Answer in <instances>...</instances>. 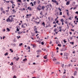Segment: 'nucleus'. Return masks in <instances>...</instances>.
Segmentation results:
<instances>
[{
    "label": "nucleus",
    "instance_id": "nucleus-10",
    "mask_svg": "<svg viewBox=\"0 0 78 78\" xmlns=\"http://www.w3.org/2000/svg\"><path fill=\"white\" fill-rule=\"evenodd\" d=\"M16 31H19V28H18V27H16Z\"/></svg>",
    "mask_w": 78,
    "mask_h": 78
},
{
    "label": "nucleus",
    "instance_id": "nucleus-15",
    "mask_svg": "<svg viewBox=\"0 0 78 78\" xmlns=\"http://www.w3.org/2000/svg\"><path fill=\"white\" fill-rule=\"evenodd\" d=\"M6 30L8 31V32H9V31H10V29H9V28H7Z\"/></svg>",
    "mask_w": 78,
    "mask_h": 78
},
{
    "label": "nucleus",
    "instance_id": "nucleus-26",
    "mask_svg": "<svg viewBox=\"0 0 78 78\" xmlns=\"http://www.w3.org/2000/svg\"><path fill=\"white\" fill-rule=\"evenodd\" d=\"M10 2H11V3H12V5H13V4H14V2H13V1H10Z\"/></svg>",
    "mask_w": 78,
    "mask_h": 78
},
{
    "label": "nucleus",
    "instance_id": "nucleus-21",
    "mask_svg": "<svg viewBox=\"0 0 78 78\" xmlns=\"http://www.w3.org/2000/svg\"><path fill=\"white\" fill-rule=\"evenodd\" d=\"M37 2L38 4H39V3H41V1L39 0H38L37 1Z\"/></svg>",
    "mask_w": 78,
    "mask_h": 78
},
{
    "label": "nucleus",
    "instance_id": "nucleus-64",
    "mask_svg": "<svg viewBox=\"0 0 78 78\" xmlns=\"http://www.w3.org/2000/svg\"><path fill=\"white\" fill-rule=\"evenodd\" d=\"M76 70H78V68H76Z\"/></svg>",
    "mask_w": 78,
    "mask_h": 78
},
{
    "label": "nucleus",
    "instance_id": "nucleus-35",
    "mask_svg": "<svg viewBox=\"0 0 78 78\" xmlns=\"http://www.w3.org/2000/svg\"><path fill=\"white\" fill-rule=\"evenodd\" d=\"M14 59H16V61H18V59H17V58H16V57H14Z\"/></svg>",
    "mask_w": 78,
    "mask_h": 78
},
{
    "label": "nucleus",
    "instance_id": "nucleus-42",
    "mask_svg": "<svg viewBox=\"0 0 78 78\" xmlns=\"http://www.w3.org/2000/svg\"><path fill=\"white\" fill-rule=\"evenodd\" d=\"M35 33L36 34L38 33V31H37V30L35 31Z\"/></svg>",
    "mask_w": 78,
    "mask_h": 78
},
{
    "label": "nucleus",
    "instance_id": "nucleus-20",
    "mask_svg": "<svg viewBox=\"0 0 78 78\" xmlns=\"http://www.w3.org/2000/svg\"><path fill=\"white\" fill-rule=\"evenodd\" d=\"M56 31H57V29L55 28L54 30V31L55 32H56Z\"/></svg>",
    "mask_w": 78,
    "mask_h": 78
},
{
    "label": "nucleus",
    "instance_id": "nucleus-13",
    "mask_svg": "<svg viewBox=\"0 0 78 78\" xmlns=\"http://www.w3.org/2000/svg\"><path fill=\"white\" fill-rule=\"evenodd\" d=\"M52 2H53L54 3H56V2H57V1H56L55 0H52Z\"/></svg>",
    "mask_w": 78,
    "mask_h": 78
},
{
    "label": "nucleus",
    "instance_id": "nucleus-14",
    "mask_svg": "<svg viewBox=\"0 0 78 78\" xmlns=\"http://www.w3.org/2000/svg\"><path fill=\"white\" fill-rule=\"evenodd\" d=\"M24 25H23V24L21 25V27L22 28H25V27L24 26Z\"/></svg>",
    "mask_w": 78,
    "mask_h": 78
},
{
    "label": "nucleus",
    "instance_id": "nucleus-1",
    "mask_svg": "<svg viewBox=\"0 0 78 78\" xmlns=\"http://www.w3.org/2000/svg\"><path fill=\"white\" fill-rule=\"evenodd\" d=\"M12 17V15L9 16L8 19L6 20V22H12L13 21L14 18L13 17Z\"/></svg>",
    "mask_w": 78,
    "mask_h": 78
},
{
    "label": "nucleus",
    "instance_id": "nucleus-25",
    "mask_svg": "<svg viewBox=\"0 0 78 78\" xmlns=\"http://www.w3.org/2000/svg\"><path fill=\"white\" fill-rule=\"evenodd\" d=\"M59 62H57L56 63V64H59Z\"/></svg>",
    "mask_w": 78,
    "mask_h": 78
},
{
    "label": "nucleus",
    "instance_id": "nucleus-59",
    "mask_svg": "<svg viewBox=\"0 0 78 78\" xmlns=\"http://www.w3.org/2000/svg\"><path fill=\"white\" fill-rule=\"evenodd\" d=\"M39 56H40L39 55H37V57L39 58Z\"/></svg>",
    "mask_w": 78,
    "mask_h": 78
},
{
    "label": "nucleus",
    "instance_id": "nucleus-31",
    "mask_svg": "<svg viewBox=\"0 0 78 78\" xmlns=\"http://www.w3.org/2000/svg\"><path fill=\"white\" fill-rule=\"evenodd\" d=\"M1 11H3V7H2L1 9Z\"/></svg>",
    "mask_w": 78,
    "mask_h": 78
},
{
    "label": "nucleus",
    "instance_id": "nucleus-46",
    "mask_svg": "<svg viewBox=\"0 0 78 78\" xmlns=\"http://www.w3.org/2000/svg\"><path fill=\"white\" fill-rule=\"evenodd\" d=\"M44 59H47V58L46 57L44 56Z\"/></svg>",
    "mask_w": 78,
    "mask_h": 78
},
{
    "label": "nucleus",
    "instance_id": "nucleus-40",
    "mask_svg": "<svg viewBox=\"0 0 78 78\" xmlns=\"http://www.w3.org/2000/svg\"><path fill=\"white\" fill-rule=\"evenodd\" d=\"M6 12H9V10H5Z\"/></svg>",
    "mask_w": 78,
    "mask_h": 78
},
{
    "label": "nucleus",
    "instance_id": "nucleus-63",
    "mask_svg": "<svg viewBox=\"0 0 78 78\" xmlns=\"http://www.w3.org/2000/svg\"><path fill=\"white\" fill-rule=\"evenodd\" d=\"M75 12H76V14H77L78 13V11H76Z\"/></svg>",
    "mask_w": 78,
    "mask_h": 78
},
{
    "label": "nucleus",
    "instance_id": "nucleus-36",
    "mask_svg": "<svg viewBox=\"0 0 78 78\" xmlns=\"http://www.w3.org/2000/svg\"><path fill=\"white\" fill-rule=\"evenodd\" d=\"M2 12L4 14H5V11H2Z\"/></svg>",
    "mask_w": 78,
    "mask_h": 78
},
{
    "label": "nucleus",
    "instance_id": "nucleus-32",
    "mask_svg": "<svg viewBox=\"0 0 78 78\" xmlns=\"http://www.w3.org/2000/svg\"><path fill=\"white\" fill-rule=\"evenodd\" d=\"M41 44L42 45H44V43L43 41H42L41 42Z\"/></svg>",
    "mask_w": 78,
    "mask_h": 78
},
{
    "label": "nucleus",
    "instance_id": "nucleus-55",
    "mask_svg": "<svg viewBox=\"0 0 78 78\" xmlns=\"http://www.w3.org/2000/svg\"><path fill=\"white\" fill-rule=\"evenodd\" d=\"M56 49L57 50H59V48L58 47H57L56 48Z\"/></svg>",
    "mask_w": 78,
    "mask_h": 78
},
{
    "label": "nucleus",
    "instance_id": "nucleus-58",
    "mask_svg": "<svg viewBox=\"0 0 78 78\" xmlns=\"http://www.w3.org/2000/svg\"><path fill=\"white\" fill-rule=\"evenodd\" d=\"M63 55V54L62 53H60V55H61V56H62Z\"/></svg>",
    "mask_w": 78,
    "mask_h": 78
},
{
    "label": "nucleus",
    "instance_id": "nucleus-18",
    "mask_svg": "<svg viewBox=\"0 0 78 78\" xmlns=\"http://www.w3.org/2000/svg\"><path fill=\"white\" fill-rule=\"evenodd\" d=\"M49 6H50V5H47L46 6V8H49Z\"/></svg>",
    "mask_w": 78,
    "mask_h": 78
},
{
    "label": "nucleus",
    "instance_id": "nucleus-30",
    "mask_svg": "<svg viewBox=\"0 0 78 78\" xmlns=\"http://www.w3.org/2000/svg\"><path fill=\"white\" fill-rule=\"evenodd\" d=\"M33 48H35V47H36V46H35V45H34V44L33 45Z\"/></svg>",
    "mask_w": 78,
    "mask_h": 78
},
{
    "label": "nucleus",
    "instance_id": "nucleus-4",
    "mask_svg": "<svg viewBox=\"0 0 78 78\" xmlns=\"http://www.w3.org/2000/svg\"><path fill=\"white\" fill-rule=\"evenodd\" d=\"M74 76H76L77 75V71H76L74 72Z\"/></svg>",
    "mask_w": 78,
    "mask_h": 78
},
{
    "label": "nucleus",
    "instance_id": "nucleus-33",
    "mask_svg": "<svg viewBox=\"0 0 78 78\" xmlns=\"http://www.w3.org/2000/svg\"><path fill=\"white\" fill-rule=\"evenodd\" d=\"M64 64H62V65H61V67H62V68H63V67H64Z\"/></svg>",
    "mask_w": 78,
    "mask_h": 78
},
{
    "label": "nucleus",
    "instance_id": "nucleus-24",
    "mask_svg": "<svg viewBox=\"0 0 78 78\" xmlns=\"http://www.w3.org/2000/svg\"><path fill=\"white\" fill-rule=\"evenodd\" d=\"M10 51H11L12 52H12H13V50H12V49H9Z\"/></svg>",
    "mask_w": 78,
    "mask_h": 78
},
{
    "label": "nucleus",
    "instance_id": "nucleus-56",
    "mask_svg": "<svg viewBox=\"0 0 78 78\" xmlns=\"http://www.w3.org/2000/svg\"><path fill=\"white\" fill-rule=\"evenodd\" d=\"M55 3L57 5H58V2H55Z\"/></svg>",
    "mask_w": 78,
    "mask_h": 78
},
{
    "label": "nucleus",
    "instance_id": "nucleus-53",
    "mask_svg": "<svg viewBox=\"0 0 78 78\" xmlns=\"http://www.w3.org/2000/svg\"><path fill=\"white\" fill-rule=\"evenodd\" d=\"M58 22H59V21H58V20H57V21H56V23H58Z\"/></svg>",
    "mask_w": 78,
    "mask_h": 78
},
{
    "label": "nucleus",
    "instance_id": "nucleus-52",
    "mask_svg": "<svg viewBox=\"0 0 78 78\" xmlns=\"http://www.w3.org/2000/svg\"><path fill=\"white\" fill-rule=\"evenodd\" d=\"M18 34H21V32L20 31L18 33Z\"/></svg>",
    "mask_w": 78,
    "mask_h": 78
},
{
    "label": "nucleus",
    "instance_id": "nucleus-6",
    "mask_svg": "<svg viewBox=\"0 0 78 78\" xmlns=\"http://www.w3.org/2000/svg\"><path fill=\"white\" fill-rule=\"evenodd\" d=\"M42 25H43L44 27H45V24L44 23V22H43L41 24Z\"/></svg>",
    "mask_w": 78,
    "mask_h": 78
},
{
    "label": "nucleus",
    "instance_id": "nucleus-17",
    "mask_svg": "<svg viewBox=\"0 0 78 78\" xmlns=\"http://www.w3.org/2000/svg\"><path fill=\"white\" fill-rule=\"evenodd\" d=\"M30 5H32L31 6H34V4H33V2H31L30 3Z\"/></svg>",
    "mask_w": 78,
    "mask_h": 78
},
{
    "label": "nucleus",
    "instance_id": "nucleus-50",
    "mask_svg": "<svg viewBox=\"0 0 78 78\" xmlns=\"http://www.w3.org/2000/svg\"><path fill=\"white\" fill-rule=\"evenodd\" d=\"M18 5H19V6H20V3H18Z\"/></svg>",
    "mask_w": 78,
    "mask_h": 78
},
{
    "label": "nucleus",
    "instance_id": "nucleus-47",
    "mask_svg": "<svg viewBox=\"0 0 78 78\" xmlns=\"http://www.w3.org/2000/svg\"><path fill=\"white\" fill-rule=\"evenodd\" d=\"M58 46H60V47H61V44H58Z\"/></svg>",
    "mask_w": 78,
    "mask_h": 78
},
{
    "label": "nucleus",
    "instance_id": "nucleus-2",
    "mask_svg": "<svg viewBox=\"0 0 78 78\" xmlns=\"http://www.w3.org/2000/svg\"><path fill=\"white\" fill-rule=\"evenodd\" d=\"M66 52L64 53V56H65V57H64V58H65V59H67L68 58V57H67V55H66Z\"/></svg>",
    "mask_w": 78,
    "mask_h": 78
},
{
    "label": "nucleus",
    "instance_id": "nucleus-3",
    "mask_svg": "<svg viewBox=\"0 0 78 78\" xmlns=\"http://www.w3.org/2000/svg\"><path fill=\"white\" fill-rule=\"evenodd\" d=\"M66 50H67V49L66 48H62L61 49V51H66Z\"/></svg>",
    "mask_w": 78,
    "mask_h": 78
},
{
    "label": "nucleus",
    "instance_id": "nucleus-34",
    "mask_svg": "<svg viewBox=\"0 0 78 78\" xmlns=\"http://www.w3.org/2000/svg\"><path fill=\"white\" fill-rule=\"evenodd\" d=\"M10 65L11 66H12V65H13V63L12 62L11 63V64H10Z\"/></svg>",
    "mask_w": 78,
    "mask_h": 78
},
{
    "label": "nucleus",
    "instance_id": "nucleus-62",
    "mask_svg": "<svg viewBox=\"0 0 78 78\" xmlns=\"http://www.w3.org/2000/svg\"><path fill=\"white\" fill-rule=\"evenodd\" d=\"M56 27V25H54V27L55 28V27Z\"/></svg>",
    "mask_w": 78,
    "mask_h": 78
},
{
    "label": "nucleus",
    "instance_id": "nucleus-7",
    "mask_svg": "<svg viewBox=\"0 0 78 78\" xmlns=\"http://www.w3.org/2000/svg\"><path fill=\"white\" fill-rule=\"evenodd\" d=\"M37 29L36 27H34V31H37Z\"/></svg>",
    "mask_w": 78,
    "mask_h": 78
},
{
    "label": "nucleus",
    "instance_id": "nucleus-16",
    "mask_svg": "<svg viewBox=\"0 0 78 78\" xmlns=\"http://www.w3.org/2000/svg\"><path fill=\"white\" fill-rule=\"evenodd\" d=\"M37 9H38V10L39 11H41V9H40V8H39V7H38L37 8Z\"/></svg>",
    "mask_w": 78,
    "mask_h": 78
},
{
    "label": "nucleus",
    "instance_id": "nucleus-9",
    "mask_svg": "<svg viewBox=\"0 0 78 78\" xmlns=\"http://www.w3.org/2000/svg\"><path fill=\"white\" fill-rule=\"evenodd\" d=\"M70 4V2H67L66 3V5H69Z\"/></svg>",
    "mask_w": 78,
    "mask_h": 78
},
{
    "label": "nucleus",
    "instance_id": "nucleus-27",
    "mask_svg": "<svg viewBox=\"0 0 78 78\" xmlns=\"http://www.w3.org/2000/svg\"><path fill=\"white\" fill-rule=\"evenodd\" d=\"M63 42H64L65 43H66V42H67V41H66V40H65V39H64V40H63Z\"/></svg>",
    "mask_w": 78,
    "mask_h": 78
},
{
    "label": "nucleus",
    "instance_id": "nucleus-22",
    "mask_svg": "<svg viewBox=\"0 0 78 78\" xmlns=\"http://www.w3.org/2000/svg\"><path fill=\"white\" fill-rule=\"evenodd\" d=\"M22 0H18L17 2H22V1H21Z\"/></svg>",
    "mask_w": 78,
    "mask_h": 78
},
{
    "label": "nucleus",
    "instance_id": "nucleus-48",
    "mask_svg": "<svg viewBox=\"0 0 78 78\" xmlns=\"http://www.w3.org/2000/svg\"><path fill=\"white\" fill-rule=\"evenodd\" d=\"M13 78H16V76H14Z\"/></svg>",
    "mask_w": 78,
    "mask_h": 78
},
{
    "label": "nucleus",
    "instance_id": "nucleus-57",
    "mask_svg": "<svg viewBox=\"0 0 78 78\" xmlns=\"http://www.w3.org/2000/svg\"><path fill=\"white\" fill-rule=\"evenodd\" d=\"M17 41L16 40H14V42H16Z\"/></svg>",
    "mask_w": 78,
    "mask_h": 78
},
{
    "label": "nucleus",
    "instance_id": "nucleus-8",
    "mask_svg": "<svg viewBox=\"0 0 78 78\" xmlns=\"http://www.w3.org/2000/svg\"><path fill=\"white\" fill-rule=\"evenodd\" d=\"M23 61H24V62L26 61H27V58H24V59L23 60Z\"/></svg>",
    "mask_w": 78,
    "mask_h": 78
},
{
    "label": "nucleus",
    "instance_id": "nucleus-11",
    "mask_svg": "<svg viewBox=\"0 0 78 78\" xmlns=\"http://www.w3.org/2000/svg\"><path fill=\"white\" fill-rule=\"evenodd\" d=\"M41 9H42L43 10H44V9H45V6H42Z\"/></svg>",
    "mask_w": 78,
    "mask_h": 78
},
{
    "label": "nucleus",
    "instance_id": "nucleus-37",
    "mask_svg": "<svg viewBox=\"0 0 78 78\" xmlns=\"http://www.w3.org/2000/svg\"><path fill=\"white\" fill-rule=\"evenodd\" d=\"M23 44L22 43H21L19 44V45L20 46H21V45H22Z\"/></svg>",
    "mask_w": 78,
    "mask_h": 78
},
{
    "label": "nucleus",
    "instance_id": "nucleus-23",
    "mask_svg": "<svg viewBox=\"0 0 78 78\" xmlns=\"http://www.w3.org/2000/svg\"><path fill=\"white\" fill-rule=\"evenodd\" d=\"M40 14L41 15V16H42V15H43V14L42 13V11H41V12Z\"/></svg>",
    "mask_w": 78,
    "mask_h": 78
},
{
    "label": "nucleus",
    "instance_id": "nucleus-12",
    "mask_svg": "<svg viewBox=\"0 0 78 78\" xmlns=\"http://www.w3.org/2000/svg\"><path fill=\"white\" fill-rule=\"evenodd\" d=\"M60 21L62 23L64 22V20L62 19H61Z\"/></svg>",
    "mask_w": 78,
    "mask_h": 78
},
{
    "label": "nucleus",
    "instance_id": "nucleus-49",
    "mask_svg": "<svg viewBox=\"0 0 78 78\" xmlns=\"http://www.w3.org/2000/svg\"><path fill=\"white\" fill-rule=\"evenodd\" d=\"M59 15H62V12H60Z\"/></svg>",
    "mask_w": 78,
    "mask_h": 78
},
{
    "label": "nucleus",
    "instance_id": "nucleus-38",
    "mask_svg": "<svg viewBox=\"0 0 78 78\" xmlns=\"http://www.w3.org/2000/svg\"><path fill=\"white\" fill-rule=\"evenodd\" d=\"M27 48H28V49H29V50H30V46L28 47Z\"/></svg>",
    "mask_w": 78,
    "mask_h": 78
},
{
    "label": "nucleus",
    "instance_id": "nucleus-19",
    "mask_svg": "<svg viewBox=\"0 0 78 78\" xmlns=\"http://www.w3.org/2000/svg\"><path fill=\"white\" fill-rule=\"evenodd\" d=\"M34 5H36V1L34 2Z\"/></svg>",
    "mask_w": 78,
    "mask_h": 78
},
{
    "label": "nucleus",
    "instance_id": "nucleus-29",
    "mask_svg": "<svg viewBox=\"0 0 78 78\" xmlns=\"http://www.w3.org/2000/svg\"><path fill=\"white\" fill-rule=\"evenodd\" d=\"M8 53L6 52L5 54H4V55H5V56H6V55H8Z\"/></svg>",
    "mask_w": 78,
    "mask_h": 78
},
{
    "label": "nucleus",
    "instance_id": "nucleus-41",
    "mask_svg": "<svg viewBox=\"0 0 78 78\" xmlns=\"http://www.w3.org/2000/svg\"><path fill=\"white\" fill-rule=\"evenodd\" d=\"M12 45H13L14 47H15L16 45V44H13Z\"/></svg>",
    "mask_w": 78,
    "mask_h": 78
},
{
    "label": "nucleus",
    "instance_id": "nucleus-5",
    "mask_svg": "<svg viewBox=\"0 0 78 78\" xmlns=\"http://www.w3.org/2000/svg\"><path fill=\"white\" fill-rule=\"evenodd\" d=\"M27 9H28V10H29V11H32L31 8L30 7H28L27 8Z\"/></svg>",
    "mask_w": 78,
    "mask_h": 78
},
{
    "label": "nucleus",
    "instance_id": "nucleus-60",
    "mask_svg": "<svg viewBox=\"0 0 78 78\" xmlns=\"http://www.w3.org/2000/svg\"><path fill=\"white\" fill-rule=\"evenodd\" d=\"M56 58H54L53 59V61H56Z\"/></svg>",
    "mask_w": 78,
    "mask_h": 78
},
{
    "label": "nucleus",
    "instance_id": "nucleus-51",
    "mask_svg": "<svg viewBox=\"0 0 78 78\" xmlns=\"http://www.w3.org/2000/svg\"><path fill=\"white\" fill-rule=\"evenodd\" d=\"M67 15H68V16H69V12H67Z\"/></svg>",
    "mask_w": 78,
    "mask_h": 78
},
{
    "label": "nucleus",
    "instance_id": "nucleus-61",
    "mask_svg": "<svg viewBox=\"0 0 78 78\" xmlns=\"http://www.w3.org/2000/svg\"><path fill=\"white\" fill-rule=\"evenodd\" d=\"M59 29H60V30H61V28H62V27H59Z\"/></svg>",
    "mask_w": 78,
    "mask_h": 78
},
{
    "label": "nucleus",
    "instance_id": "nucleus-43",
    "mask_svg": "<svg viewBox=\"0 0 78 78\" xmlns=\"http://www.w3.org/2000/svg\"><path fill=\"white\" fill-rule=\"evenodd\" d=\"M72 39H73V37H70L69 38V39H70V40H72Z\"/></svg>",
    "mask_w": 78,
    "mask_h": 78
},
{
    "label": "nucleus",
    "instance_id": "nucleus-28",
    "mask_svg": "<svg viewBox=\"0 0 78 78\" xmlns=\"http://www.w3.org/2000/svg\"><path fill=\"white\" fill-rule=\"evenodd\" d=\"M41 52V51H40L39 50H37L36 51V52Z\"/></svg>",
    "mask_w": 78,
    "mask_h": 78
},
{
    "label": "nucleus",
    "instance_id": "nucleus-54",
    "mask_svg": "<svg viewBox=\"0 0 78 78\" xmlns=\"http://www.w3.org/2000/svg\"><path fill=\"white\" fill-rule=\"evenodd\" d=\"M77 18V16H75L74 18V19H76Z\"/></svg>",
    "mask_w": 78,
    "mask_h": 78
},
{
    "label": "nucleus",
    "instance_id": "nucleus-39",
    "mask_svg": "<svg viewBox=\"0 0 78 78\" xmlns=\"http://www.w3.org/2000/svg\"><path fill=\"white\" fill-rule=\"evenodd\" d=\"M70 44H72V45H73L74 44V43L73 42H71Z\"/></svg>",
    "mask_w": 78,
    "mask_h": 78
},
{
    "label": "nucleus",
    "instance_id": "nucleus-44",
    "mask_svg": "<svg viewBox=\"0 0 78 78\" xmlns=\"http://www.w3.org/2000/svg\"><path fill=\"white\" fill-rule=\"evenodd\" d=\"M36 23H40V22L39 21L38 22H35Z\"/></svg>",
    "mask_w": 78,
    "mask_h": 78
},
{
    "label": "nucleus",
    "instance_id": "nucleus-45",
    "mask_svg": "<svg viewBox=\"0 0 78 78\" xmlns=\"http://www.w3.org/2000/svg\"><path fill=\"white\" fill-rule=\"evenodd\" d=\"M58 9L60 10V11H61V9H60L59 7L58 8Z\"/></svg>",
    "mask_w": 78,
    "mask_h": 78
}]
</instances>
